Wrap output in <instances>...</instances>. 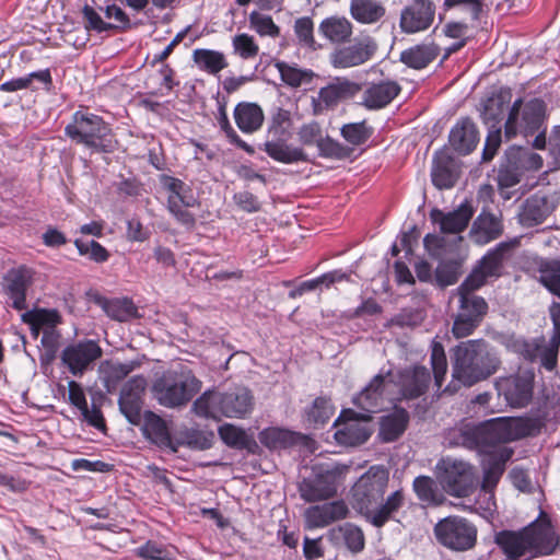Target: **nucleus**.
Returning a JSON list of instances; mask_svg holds the SVG:
<instances>
[{
	"label": "nucleus",
	"instance_id": "8fccbe9b",
	"mask_svg": "<svg viewBox=\"0 0 560 560\" xmlns=\"http://www.w3.org/2000/svg\"><path fill=\"white\" fill-rule=\"evenodd\" d=\"M214 434L209 431L184 429L178 432L177 442L198 450H207L212 445Z\"/></svg>",
	"mask_w": 560,
	"mask_h": 560
},
{
	"label": "nucleus",
	"instance_id": "cd10ccee",
	"mask_svg": "<svg viewBox=\"0 0 560 560\" xmlns=\"http://www.w3.org/2000/svg\"><path fill=\"white\" fill-rule=\"evenodd\" d=\"M501 233V221L491 213L482 212L474 221L469 235L474 243L485 245L498 238Z\"/></svg>",
	"mask_w": 560,
	"mask_h": 560
},
{
	"label": "nucleus",
	"instance_id": "864d4df0",
	"mask_svg": "<svg viewBox=\"0 0 560 560\" xmlns=\"http://www.w3.org/2000/svg\"><path fill=\"white\" fill-rule=\"evenodd\" d=\"M346 278H347L346 273L335 270V271L325 273L316 279L304 281L295 290L291 291L290 295L292 298L300 296L306 291L316 290L320 285L329 287L330 284H332L335 282L345 280Z\"/></svg>",
	"mask_w": 560,
	"mask_h": 560
},
{
	"label": "nucleus",
	"instance_id": "4be33fe9",
	"mask_svg": "<svg viewBox=\"0 0 560 560\" xmlns=\"http://www.w3.org/2000/svg\"><path fill=\"white\" fill-rule=\"evenodd\" d=\"M472 208L468 203H462L456 210L444 213L433 209L430 213L431 220L440 225L443 233L457 234L464 231L472 217Z\"/></svg>",
	"mask_w": 560,
	"mask_h": 560
},
{
	"label": "nucleus",
	"instance_id": "20e7f679",
	"mask_svg": "<svg viewBox=\"0 0 560 560\" xmlns=\"http://www.w3.org/2000/svg\"><path fill=\"white\" fill-rule=\"evenodd\" d=\"M253 407L250 392L245 387H236L226 393L205 392L194 401L191 410L205 418H243L253 410Z\"/></svg>",
	"mask_w": 560,
	"mask_h": 560
},
{
	"label": "nucleus",
	"instance_id": "473e14b6",
	"mask_svg": "<svg viewBox=\"0 0 560 560\" xmlns=\"http://www.w3.org/2000/svg\"><path fill=\"white\" fill-rule=\"evenodd\" d=\"M559 347L546 341L523 343L522 353L529 361L539 360L542 368L553 371L558 363Z\"/></svg>",
	"mask_w": 560,
	"mask_h": 560
},
{
	"label": "nucleus",
	"instance_id": "2eb2a0df",
	"mask_svg": "<svg viewBox=\"0 0 560 560\" xmlns=\"http://www.w3.org/2000/svg\"><path fill=\"white\" fill-rule=\"evenodd\" d=\"M510 248L511 244L500 243L494 249L485 255L463 282V290L480 289L489 278L499 277L504 255Z\"/></svg>",
	"mask_w": 560,
	"mask_h": 560
},
{
	"label": "nucleus",
	"instance_id": "09e8293b",
	"mask_svg": "<svg viewBox=\"0 0 560 560\" xmlns=\"http://www.w3.org/2000/svg\"><path fill=\"white\" fill-rule=\"evenodd\" d=\"M38 81L44 84H49L51 82V77L48 70H42L37 72H32L23 78H16L11 81H7L0 85V90L3 92H16L20 90H25L33 88V82Z\"/></svg>",
	"mask_w": 560,
	"mask_h": 560
},
{
	"label": "nucleus",
	"instance_id": "0e129e2a",
	"mask_svg": "<svg viewBox=\"0 0 560 560\" xmlns=\"http://www.w3.org/2000/svg\"><path fill=\"white\" fill-rule=\"evenodd\" d=\"M298 137L304 145H319L323 140L322 128L315 121L305 124L299 129Z\"/></svg>",
	"mask_w": 560,
	"mask_h": 560
},
{
	"label": "nucleus",
	"instance_id": "bf43d9fd",
	"mask_svg": "<svg viewBox=\"0 0 560 560\" xmlns=\"http://www.w3.org/2000/svg\"><path fill=\"white\" fill-rule=\"evenodd\" d=\"M233 48L236 55L242 59H253L259 52V46L255 42L254 37L243 33L233 37Z\"/></svg>",
	"mask_w": 560,
	"mask_h": 560
},
{
	"label": "nucleus",
	"instance_id": "13d9d810",
	"mask_svg": "<svg viewBox=\"0 0 560 560\" xmlns=\"http://www.w3.org/2000/svg\"><path fill=\"white\" fill-rule=\"evenodd\" d=\"M431 364L434 373L435 384L438 387H440L447 372V360L442 343L436 341L432 342Z\"/></svg>",
	"mask_w": 560,
	"mask_h": 560
},
{
	"label": "nucleus",
	"instance_id": "2f4dec72",
	"mask_svg": "<svg viewBox=\"0 0 560 560\" xmlns=\"http://www.w3.org/2000/svg\"><path fill=\"white\" fill-rule=\"evenodd\" d=\"M318 32L332 44H343L350 39L353 31L347 18L334 15L320 22Z\"/></svg>",
	"mask_w": 560,
	"mask_h": 560
},
{
	"label": "nucleus",
	"instance_id": "6e6552de",
	"mask_svg": "<svg viewBox=\"0 0 560 560\" xmlns=\"http://www.w3.org/2000/svg\"><path fill=\"white\" fill-rule=\"evenodd\" d=\"M436 540L453 551H467L475 547L477 528L464 517L448 516L434 526Z\"/></svg>",
	"mask_w": 560,
	"mask_h": 560
},
{
	"label": "nucleus",
	"instance_id": "9d476101",
	"mask_svg": "<svg viewBox=\"0 0 560 560\" xmlns=\"http://www.w3.org/2000/svg\"><path fill=\"white\" fill-rule=\"evenodd\" d=\"M534 424L523 418H497L481 423L485 445L508 443L532 434Z\"/></svg>",
	"mask_w": 560,
	"mask_h": 560
},
{
	"label": "nucleus",
	"instance_id": "a878e982",
	"mask_svg": "<svg viewBox=\"0 0 560 560\" xmlns=\"http://www.w3.org/2000/svg\"><path fill=\"white\" fill-rule=\"evenodd\" d=\"M32 276L31 269L21 267L11 270L5 277L7 292L12 300L13 307L16 310L25 307V292L32 282Z\"/></svg>",
	"mask_w": 560,
	"mask_h": 560
},
{
	"label": "nucleus",
	"instance_id": "774afa93",
	"mask_svg": "<svg viewBox=\"0 0 560 560\" xmlns=\"http://www.w3.org/2000/svg\"><path fill=\"white\" fill-rule=\"evenodd\" d=\"M104 310L106 314L118 322H125L127 320L131 313H132V306L128 302H120V301H114L109 302L104 306Z\"/></svg>",
	"mask_w": 560,
	"mask_h": 560
},
{
	"label": "nucleus",
	"instance_id": "f257e3e1",
	"mask_svg": "<svg viewBox=\"0 0 560 560\" xmlns=\"http://www.w3.org/2000/svg\"><path fill=\"white\" fill-rule=\"evenodd\" d=\"M388 481L389 474L384 467L372 466L351 489L353 509L377 528L394 520L406 501L402 490H396L383 500Z\"/></svg>",
	"mask_w": 560,
	"mask_h": 560
},
{
	"label": "nucleus",
	"instance_id": "7c9ffc66",
	"mask_svg": "<svg viewBox=\"0 0 560 560\" xmlns=\"http://www.w3.org/2000/svg\"><path fill=\"white\" fill-rule=\"evenodd\" d=\"M512 94L509 89H502L497 93L492 94L483 103L482 119L491 128H497L499 122L504 117L505 110L510 105Z\"/></svg>",
	"mask_w": 560,
	"mask_h": 560
},
{
	"label": "nucleus",
	"instance_id": "c756f323",
	"mask_svg": "<svg viewBox=\"0 0 560 560\" xmlns=\"http://www.w3.org/2000/svg\"><path fill=\"white\" fill-rule=\"evenodd\" d=\"M234 120L242 132L253 133L262 126L264 112L256 103L242 102L234 108Z\"/></svg>",
	"mask_w": 560,
	"mask_h": 560
},
{
	"label": "nucleus",
	"instance_id": "f3484780",
	"mask_svg": "<svg viewBox=\"0 0 560 560\" xmlns=\"http://www.w3.org/2000/svg\"><path fill=\"white\" fill-rule=\"evenodd\" d=\"M524 529L530 548V558L549 556L559 545L550 520L546 516L539 517Z\"/></svg>",
	"mask_w": 560,
	"mask_h": 560
},
{
	"label": "nucleus",
	"instance_id": "a19ab883",
	"mask_svg": "<svg viewBox=\"0 0 560 560\" xmlns=\"http://www.w3.org/2000/svg\"><path fill=\"white\" fill-rule=\"evenodd\" d=\"M439 55V48L434 44L417 45L400 55V60L410 68L422 69L433 61Z\"/></svg>",
	"mask_w": 560,
	"mask_h": 560
},
{
	"label": "nucleus",
	"instance_id": "f704fd0d",
	"mask_svg": "<svg viewBox=\"0 0 560 560\" xmlns=\"http://www.w3.org/2000/svg\"><path fill=\"white\" fill-rule=\"evenodd\" d=\"M400 88L392 81L371 85L364 93V105L369 108H382L389 104L399 93Z\"/></svg>",
	"mask_w": 560,
	"mask_h": 560
},
{
	"label": "nucleus",
	"instance_id": "052dcab7",
	"mask_svg": "<svg viewBox=\"0 0 560 560\" xmlns=\"http://www.w3.org/2000/svg\"><path fill=\"white\" fill-rule=\"evenodd\" d=\"M345 140L353 145H359L368 140L370 131L364 122L347 124L341 128Z\"/></svg>",
	"mask_w": 560,
	"mask_h": 560
},
{
	"label": "nucleus",
	"instance_id": "680f3d73",
	"mask_svg": "<svg viewBox=\"0 0 560 560\" xmlns=\"http://www.w3.org/2000/svg\"><path fill=\"white\" fill-rule=\"evenodd\" d=\"M294 33L299 38L300 44L307 47H313L314 39V24L311 18L303 16L295 21Z\"/></svg>",
	"mask_w": 560,
	"mask_h": 560
},
{
	"label": "nucleus",
	"instance_id": "4d7b16f0",
	"mask_svg": "<svg viewBox=\"0 0 560 560\" xmlns=\"http://www.w3.org/2000/svg\"><path fill=\"white\" fill-rule=\"evenodd\" d=\"M334 415V408L326 398L318 397L314 400L312 407L307 411V420L314 425L324 424Z\"/></svg>",
	"mask_w": 560,
	"mask_h": 560
},
{
	"label": "nucleus",
	"instance_id": "a18cd8bd",
	"mask_svg": "<svg viewBox=\"0 0 560 560\" xmlns=\"http://www.w3.org/2000/svg\"><path fill=\"white\" fill-rule=\"evenodd\" d=\"M22 319L31 326L35 336L39 334L40 329L55 328L60 323L57 311L44 308L26 312L22 315Z\"/></svg>",
	"mask_w": 560,
	"mask_h": 560
},
{
	"label": "nucleus",
	"instance_id": "e433bc0d",
	"mask_svg": "<svg viewBox=\"0 0 560 560\" xmlns=\"http://www.w3.org/2000/svg\"><path fill=\"white\" fill-rule=\"evenodd\" d=\"M351 16L360 23L372 24L385 14V8L378 0H351Z\"/></svg>",
	"mask_w": 560,
	"mask_h": 560
},
{
	"label": "nucleus",
	"instance_id": "72a5a7b5",
	"mask_svg": "<svg viewBox=\"0 0 560 560\" xmlns=\"http://www.w3.org/2000/svg\"><path fill=\"white\" fill-rule=\"evenodd\" d=\"M142 430L143 434L153 443L160 446L172 447L173 451H176L165 421L154 412L145 411L143 413Z\"/></svg>",
	"mask_w": 560,
	"mask_h": 560
},
{
	"label": "nucleus",
	"instance_id": "49530a36",
	"mask_svg": "<svg viewBox=\"0 0 560 560\" xmlns=\"http://www.w3.org/2000/svg\"><path fill=\"white\" fill-rule=\"evenodd\" d=\"M192 59L201 70L209 73H218L228 66L222 52L210 49L194 50Z\"/></svg>",
	"mask_w": 560,
	"mask_h": 560
},
{
	"label": "nucleus",
	"instance_id": "69168bd1",
	"mask_svg": "<svg viewBox=\"0 0 560 560\" xmlns=\"http://www.w3.org/2000/svg\"><path fill=\"white\" fill-rule=\"evenodd\" d=\"M74 245L81 255H86L94 261L103 262L108 258V252L95 241L84 243L80 240H75Z\"/></svg>",
	"mask_w": 560,
	"mask_h": 560
},
{
	"label": "nucleus",
	"instance_id": "a211bd4d",
	"mask_svg": "<svg viewBox=\"0 0 560 560\" xmlns=\"http://www.w3.org/2000/svg\"><path fill=\"white\" fill-rule=\"evenodd\" d=\"M533 381L534 374L526 371L516 376L500 378L495 386L499 395H503L510 406L524 407L532 399Z\"/></svg>",
	"mask_w": 560,
	"mask_h": 560
},
{
	"label": "nucleus",
	"instance_id": "39448f33",
	"mask_svg": "<svg viewBox=\"0 0 560 560\" xmlns=\"http://www.w3.org/2000/svg\"><path fill=\"white\" fill-rule=\"evenodd\" d=\"M65 132L72 141L97 152L113 151L116 144L109 126L91 113L75 112Z\"/></svg>",
	"mask_w": 560,
	"mask_h": 560
},
{
	"label": "nucleus",
	"instance_id": "6ab92c4d",
	"mask_svg": "<svg viewBox=\"0 0 560 560\" xmlns=\"http://www.w3.org/2000/svg\"><path fill=\"white\" fill-rule=\"evenodd\" d=\"M435 18V4L431 0H415L402 9L400 28L406 34H415L428 30Z\"/></svg>",
	"mask_w": 560,
	"mask_h": 560
},
{
	"label": "nucleus",
	"instance_id": "5701e85b",
	"mask_svg": "<svg viewBox=\"0 0 560 560\" xmlns=\"http://www.w3.org/2000/svg\"><path fill=\"white\" fill-rule=\"evenodd\" d=\"M494 542L499 546L506 558L517 560L527 553L530 555L525 529L501 530L494 535Z\"/></svg>",
	"mask_w": 560,
	"mask_h": 560
},
{
	"label": "nucleus",
	"instance_id": "37998d69",
	"mask_svg": "<svg viewBox=\"0 0 560 560\" xmlns=\"http://www.w3.org/2000/svg\"><path fill=\"white\" fill-rule=\"evenodd\" d=\"M408 413L404 409H395L390 415L383 417L380 435L383 441L396 440L407 428Z\"/></svg>",
	"mask_w": 560,
	"mask_h": 560
},
{
	"label": "nucleus",
	"instance_id": "58836bf2",
	"mask_svg": "<svg viewBox=\"0 0 560 560\" xmlns=\"http://www.w3.org/2000/svg\"><path fill=\"white\" fill-rule=\"evenodd\" d=\"M387 386L385 378L382 375H376L354 398V402L368 412H375L382 400L383 389Z\"/></svg>",
	"mask_w": 560,
	"mask_h": 560
},
{
	"label": "nucleus",
	"instance_id": "f03ea898",
	"mask_svg": "<svg viewBox=\"0 0 560 560\" xmlns=\"http://www.w3.org/2000/svg\"><path fill=\"white\" fill-rule=\"evenodd\" d=\"M452 376L471 386L494 374L500 366L497 353L482 339L463 341L452 349Z\"/></svg>",
	"mask_w": 560,
	"mask_h": 560
},
{
	"label": "nucleus",
	"instance_id": "5fc2aeb1",
	"mask_svg": "<svg viewBox=\"0 0 560 560\" xmlns=\"http://www.w3.org/2000/svg\"><path fill=\"white\" fill-rule=\"evenodd\" d=\"M219 435L226 445L232 447L244 448L250 443V438L246 431L231 423L221 425Z\"/></svg>",
	"mask_w": 560,
	"mask_h": 560
},
{
	"label": "nucleus",
	"instance_id": "423d86ee",
	"mask_svg": "<svg viewBox=\"0 0 560 560\" xmlns=\"http://www.w3.org/2000/svg\"><path fill=\"white\" fill-rule=\"evenodd\" d=\"M347 469V466L340 464L315 465L312 476L299 485L301 498L306 502H317L335 497Z\"/></svg>",
	"mask_w": 560,
	"mask_h": 560
},
{
	"label": "nucleus",
	"instance_id": "de8ad7c7",
	"mask_svg": "<svg viewBox=\"0 0 560 560\" xmlns=\"http://www.w3.org/2000/svg\"><path fill=\"white\" fill-rule=\"evenodd\" d=\"M258 439L262 445L271 450L284 448L294 443L293 433L280 428L265 429Z\"/></svg>",
	"mask_w": 560,
	"mask_h": 560
},
{
	"label": "nucleus",
	"instance_id": "ea45409f",
	"mask_svg": "<svg viewBox=\"0 0 560 560\" xmlns=\"http://www.w3.org/2000/svg\"><path fill=\"white\" fill-rule=\"evenodd\" d=\"M137 366V363L131 361L127 363H119L114 361H104L100 365V374L104 382L107 392H113L117 383L131 373Z\"/></svg>",
	"mask_w": 560,
	"mask_h": 560
},
{
	"label": "nucleus",
	"instance_id": "1a4fd4ad",
	"mask_svg": "<svg viewBox=\"0 0 560 560\" xmlns=\"http://www.w3.org/2000/svg\"><path fill=\"white\" fill-rule=\"evenodd\" d=\"M438 478L443 489L451 495H469L474 487L472 467L463 460L442 459L438 466Z\"/></svg>",
	"mask_w": 560,
	"mask_h": 560
},
{
	"label": "nucleus",
	"instance_id": "b1692460",
	"mask_svg": "<svg viewBox=\"0 0 560 560\" xmlns=\"http://www.w3.org/2000/svg\"><path fill=\"white\" fill-rule=\"evenodd\" d=\"M552 209L546 197L532 196L521 206L517 213L518 222L526 228L538 225L546 220Z\"/></svg>",
	"mask_w": 560,
	"mask_h": 560
},
{
	"label": "nucleus",
	"instance_id": "aec40b11",
	"mask_svg": "<svg viewBox=\"0 0 560 560\" xmlns=\"http://www.w3.org/2000/svg\"><path fill=\"white\" fill-rule=\"evenodd\" d=\"M145 387L147 380L143 376H135L121 388L119 409L132 424H138L141 420V397Z\"/></svg>",
	"mask_w": 560,
	"mask_h": 560
},
{
	"label": "nucleus",
	"instance_id": "e2e57ef3",
	"mask_svg": "<svg viewBox=\"0 0 560 560\" xmlns=\"http://www.w3.org/2000/svg\"><path fill=\"white\" fill-rule=\"evenodd\" d=\"M485 435L481 434V424L480 425H464L459 430V441L462 445L468 448H474L477 446H486L483 442Z\"/></svg>",
	"mask_w": 560,
	"mask_h": 560
},
{
	"label": "nucleus",
	"instance_id": "4c0bfd02",
	"mask_svg": "<svg viewBox=\"0 0 560 560\" xmlns=\"http://www.w3.org/2000/svg\"><path fill=\"white\" fill-rule=\"evenodd\" d=\"M275 67L278 70L283 84L298 89L302 85L310 84L315 73L308 69L299 68L296 65L288 63L285 61H276Z\"/></svg>",
	"mask_w": 560,
	"mask_h": 560
},
{
	"label": "nucleus",
	"instance_id": "bb28decb",
	"mask_svg": "<svg viewBox=\"0 0 560 560\" xmlns=\"http://www.w3.org/2000/svg\"><path fill=\"white\" fill-rule=\"evenodd\" d=\"M68 390L70 402L81 411L83 419L92 427L98 430H104L105 421L103 415L95 406H93L92 409H89L82 386L75 381H70L68 383Z\"/></svg>",
	"mask_w": 560,
	"mask_h": 560
},
{
	"label": "nucleus",
	"instance_id": "0eeeda50",
	"mask_svg": "<svg viewBox=\"0 0 560 560\" xmlns=\"http://www.w3.org/2000/svg\"><path fill=\"white\" fill-rule=\"evenodd\" d=\"M546 105L538 98L524 102L517 98L513 102L508 119L505 121L504 131L506 138H513L518 132L525 137L539 131L545 124Z\"/></svg>",
	"mask_w": 560,
	"mask_h": 560
},
{
	"label": "nucleus",
	"instance_id": "79ce46f5",
	"mask_svg": "<svg viewBox=\"0 0 560 560\" xmlns=\"http://www.w3.org/2000/svg\"><path fill=\"white\" fill-rule=\"evenodd\" d=\"M265 152L275 161L291 164L299 161H305L306 155L303 150L287 144L283 140L266 141Z\"/></svg>",
	"mask_w": 560,
	"mask_h": 560
},
{
	"label": "nucleus",
	"instance_id": "603ef678",
	"mask_svg": "<svg viewBox=\"0 0 560 560\" xmlns=\"http://www.w3.org/2000/svg\"><path fill=\"white\" fill-rule=\"evenodd\" d=\"M539 281L560 298V261H546L539 268Z\"/></svg>",
	"mask_w": 560,
	"mask_h": 560
},
{
	"label": "nucleus",
	"instance_id": "ddd939ff",
	"mask_svg": "<svg viewBox=\"0 0 560 560\" xmlns=\"http://www.w3.org/2000/svg\"><path fill=\"white\" fill-rule=\"evenodd\" d=\"M377 50L375 39L369 35L362 36L352 45L336 49L330 54V63L336 69H348L369 61Z\"/></svg>",
	"mask_w": 560,
	"mask_h": 560
},
{
	"label": "nucleus",
	"instance_id": "393cba45",
	"mask_svg": "<svg viewBox=\"0 0 560 560\" xmlns=\"http://www.w3.org/2000/svg\"><path fill=\"white\" fill-rule=\"evenodd\" d=\"M478 131L475 124L464 118L450 132V144L460 154L470 153L478 143Z\"/></svg>",
	"mask_w": 560,
	"mask_h": 560
},
{
	"label": "nucleus",
	"instance_id": "6e6d98bb",
	"mask_svg": "<svg viewBox=\"0 0 560 560\" xmlns=\"http://www.w3.org/2000/svg\"><path fill=\"white\" fill-rule=\"evenodd\" d=\"M249 26L260 36L276 38L280 35L279 26L273 22L272 18L257 11L249 14Z\"/></svg>",
	"mask_w": 560,
	"mask_h": 560
},
{
	"label": "nucleus",
	"instance_id": "4468645a",
	"mask_svg": "<svg viewBox=\"0 0 560 560\" xmlns=\"http://www.w3.org/2000/svg\"><path fill=\"white\" fill-rule=\"evenodd\" d=\"M360 90V84L346 78H336L323 86L317 97L313 98V112L315 115H319L326 109L334 108L339 103L353 97Z\"/></svg>",
	"mask_w": 560,
	"mask_h": 560
},
{
	"label": "nucleus",
	"instance_id": "c03bdc74",
	"mask_svg": "<svg viewBox=\"0 0 560 560\" xmlns=\"http://www.w3.org/2000/svg\"><path fill=\"white\" fill-rule=\"evenodd\" d=\"M336 540L342 541L351 552H360L365 545V538L362 529L351 523H346L330 532Z\"/></svg>",
	"mask_w": 560,
	"mask_h": 560
},
{
	"label": "nucleus",
	"instance_id": "338daca9",
	"mask_svg": "<svg viewBox=\"0 0 560 560\" xmlns=\"http://www.w3.org/2000/svg\"><path fill=\"white\" fill-rule=\"evenodd\" d=\"M479 325L477 319L468 318L466 314H456L452 332L457 339L465 338L470 336Z\"/></svg>",
	"mask_w": 560,
	"mask_h": 560
},
{
	"label": "nucleus",
	"instance_id": "9b49d317",
	"mask_svg": "<svg viewBox=\"0 0 560 560\" xmlns=\"http://www.w3.org/2000/svg\"><path fill=\"white\" fill-rule=\"evenodd\" d=\"M102 355L103 349L97 341L84 339L66 346L61 351L60 360L72 375L78 376L90 370Z\"/></svg>",
	"mask_w": 560,
	"mask_h": 560
},
{
	"label": "nucleus",
	"instance_id": "c85d7f7f",
	"mask_svg": "<svg viewBox=\"0 0 560 560\" xmlns=\"http://www.w3.org/2000/svg\"><path fill=\"white\" fill-rule=\"evenodd\" d=\"M399 383L404 398H416L425 392L430 383V374L425 368L415 366L400 374Z\"/></svg>",
	"mask_w": 560,
	"mask_h": 560
},
{
	"label": "nucleus",
	"instance_id": "7ed1b4c3",
	"mask_svg": "<svg viewBox=\"0 0 560 560\" xmlns=\"http://www.w3.org/2000/svg\"><path fill=\"white\" fill-rule=\"evenodd\" d=\"M202 382L186 365L170 369L153 385L154 398L164 407L179 408L187 405L200 392Z\"/></svg>",
	"mask_w": 560,
	"mask_h": 560
},
{
	"label": "nucleus",
	"instance_id": "3c124183",
	"mask_svg": "<svg viewBox=\"0 0 560 560\" xmlns=\"http://www.w3.org/2000/svg\"><path fill=\"white\" fill-rule=\"evenodd\" d=\"M413 490L418 499L428 505L442 503V495L438 493L434 481L430 477H417L413 481Z\"/></svg>",
	"mask_w": 560,
	"mask_h": 560
},
{
	"label": "nucleus",
	"instance_id": "412c9836",
	"mask_svg": "<svg viewBox=\"0 0 560 560\" xmlns=\"http://www.w3.org/2000/svg\"><path fill=\"white\" fill-rule=\"evenodd\" d=\"M348 512V506L343 501L313 505L304 512L305 526L310 529L325 527L332 522L345 518Z\"/></svg>",
	"mask_w": 560,
	"mask_h": 560
},
{
	"label": "nucleus",
	"instance_id": "f8f14e48",
	"mask_svg": "<svg viewBox=\"0 0 560 560\" xmlns=\"http://www.w3.org/2000/svg\"><path fill=\"white\" fill-rule=\"evenodd\" d=\"M161 185L167 191V208L178 222L187 226L195 223L194 215L187 210L197 205L191 190L179 179L162 175Z\"/></svg>",
	"mask_w": 560,
	"mask_h": 560
},
{
	"label": "nucleus",
	"instance_id": "c9c22d12",
	"mask_svg": "<svg viewBox=\"0 0 560 560\" xmlns=\"http://www.w3.org/2000/svg\"><path fill=\"white\" fill-rule=\"evenodd\" d=\"M476 290H463V283L458 287L459 307L457 314H466L468 318L477 319L478 323H481L487 314L488 304L483 298L472 294Z\"/></svg>",
	"mask_w": 560,
	"mask_h": 560
},
{
	"label": "nucleus",
	"instance_id": "dca6fc26",
	"mask_svg": "<svg viewBox=\"0 0 560 560\" xmlns=\"http://www.w3.org/2000/svg\"><path fill=\"white\" fill-rule=\"evenodd\" d=\"M354 416L353 411H346L336 422L337 430L334 435L337 443L345 446H355L369 439L371 417L362 415L361 418H357Z\"/></svg>",
	"mask_w": 560,
	"mask_h": 560
}]
</instances>
